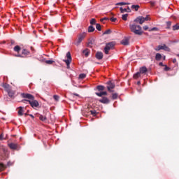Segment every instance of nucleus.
I'll use <instances>...</instances> for the list:
<instances>
[{
  "label": "nucleus",
  "mask_w": 179,
  "mask_h": 179,
  "mask_svg": "<svg viewBox=\"0 0 179 179\" xmlns=\"http://www.w3.org/2000/svg\"><path fill=\"white\" fill-rule=\"evenodd\" d=\"M130 30L132 33H134V34H136L137 36H142L143 34V31H142V27L140 25H138L136 24H131L129 25Z\"/></svg>",
  "instance_id": "1"
},
{
  "label": "nucleus",
  "mask_w": 179,
  "mask_h": 179,
  "mask_svg": "<svg viewBox=\"0 0 179 179\" xmlns=\"http://www.w3.org/2000/svg\"><path fill=\"white\" fill-rule=\"evenodd\" d=\"M86 32H82L78 34L77 38H76L73 44L76 45L77 47L78 45H80V43L85 40V38L86 37Z\"/></svg>",
  "instance_id": "2"
},
{
  "label": "nucleus",
  "mask_w": 179,
  "mask_h": 179,
  "mask_svg": "<svg viewBox=\"0 0 179 179\" xmlns=\"http://www.w3.org/2000/svg\"><path fill=\"white\" fill-rule=\"evenodd\" d=\"M148 20H150L149 15H147L145 17L139 16L135 19L134 22H138L140 24H143Z\"/></svg>",
  "instance_id": "3"
},
{
  "label": "nucleus",
  "mask_w": 179,
  "mask_h": 179,
  "mask_svg": "<svg viewBox=\"0 0 179 179\" xmlns=\"http://www.w3.org/2000/svg\"><path fill=\"white\" fill-rule=\"evenodd\" d=\"M115 45V42H110L106 44L105 48H104V52L105 54L108 55L110 50H113Z\"/></svg>",
  "instance_id": "4"
},
{
  "label": "nucleus",
  "mask_w": 179,
  "mask_h": 179,
  "mask_svg": "<svg viewBox=\"0 0 179 179\" xmlns=\"http://www.w3.org/2000/svg\"><path fill=\"white\" fill-rule=\"evenodd\" d=\"M29 101V104H30L32 108H37L40 106V103H38V101L35 100L34 98L29 101Z\"/></svg>",
  "instance_id": "5"
},
{
  "label": "nucleus",
  "mask_w": 179,
  "mask_h": 179,
  "mask_svg": "<svg viewBox=\"0 0 179 179\" xmlns=\"http://www.w3.org/2000/svg\"><path fill=\"white\" fill-rule=\"evenodd\" d=\"M10 149H12L13 150H19L20 148V145L17 143H10L8 144Z\"/></svg>",
  "instance_id": "6"
},
{
  "label": "nucleus",
  "mask_w": 179,
  "mask_h": 179,
  "mask_svg": "<svg viewBox=\"0 0 179 179\" xmlns=\"http://www.w3.org/2000/svg\"><path fill=\"white\" fill-rule=\"evenodd\" d=\"M107 89L108 90V92H113L111 91V89H114V87H115V84H114V83L111 82V81H108L107 83Z\"/></svg>",
  "instance_id": "7"
},
{
  "label": "nucleus",
  "mask_w": 179,
  "mask_h": 179,
  "mask_svg": "<svg viewBox=\"0 0 179 179\" xmlns=\"http://www.w3.org/2000/svg\"><path fill=\"white\" fill-rule=\"evenodd\" d=\"M99 103H102V104H108L110 103V99L108 98L103 96L101 99H99Z\"/></svg>",
  "instance_id": "8"
},
{
  "label": "nucleus",
  "mask_w": 179,
  "mask_h": 179,
  "mask_svg": "<svg viewBox=\"0 0 179 179\" xmlns=\"http://www.w3.org/2000/svg\"><path fill=\"white\" fill-rule=\"evenodd\" d=\"M22 96L23 99H28V100H33L34 99V96L30 94H22Z\"/></svg>",
  "instance_id": "9"
},
{
  "label": "nucleus",
  "mask_w": 179,
  "mask_h": 179,
  "mask_svg": "<svg viewBox=\"0 0 179 179\" xmlns=\"http://www.w3.org/2000/svg\"><path fill=\"white\" fill-rule=\"evenodd\" d=\"M121 44H122V45H129V39L127 38L122 39Z\"/></svg>",
  "instance_id": "10"
},
{
  "label": "nucleus",
  "mask_w": 179,
  "mask_h": 179,
  "mask_svg": "<svg viewBox=\"0 0 179 179\" xmlns=\"http://www.w3.org/2000/svg\"><path fill=\"white\" fill-rule=\"evenodd\" d=\"M95 57L96 59H103V52H97L95 55Z\"/></svg>",
  "instance_id": "11"
},
{
  "label": "nucleus",
  "mask_w": 179,
  "mask_h": 179,
  "mask_svg": "<svg viewBox=\"0 0 179 179\" xmlns=\"http://www.w3.org/2000/svg\"><path fill=\"white\" fill-rule=\"evenodd\" d=\"M95 94L99 97H103V96H107V92H96Z\"/></svg>",
  "instance_id": "12"
},
{
  "label": "nucleus",
  "mask_w": 179,
  "mask_h": 179,
  "mask_svg": "<svg viewBox=\"0 0 179 179\" xmlns=\"http://www.w3.org/2000/svg\"><path fill=\"white\" fill-rule=\"evenodd\" d=\"M148 72V68L146 66H143L140 68V71L139 73L142 75V73H146Z\"/></svg>",
  "instance_id": "13"
},
{
  "label": "nucleus",
  "mask_w": 179,
  "mask_h": 179,
  "mask_svg": "<svg viewBox=\"0 0 179 179\" xmlns=\"http://www.w3.org/2000/svg\"><path fill=\"white\" fill-rule=\"evenodd\" d=\"M162 50H164V51H168V52H170V51H171L170 48H169L167 45H166V44H164L162 45Z\"/></svg>",
  "instance_id": "14"
},
{
  "label": "nucleus",
  "mask_w": 179,
  "mask_h": 179,
  "mask_svg": "<svg viewBox=\"0 0 179 179\" xmlns=\"http://www.w3.org/2000/svg\"><path fill=\"white\" fill-rule=\"evenodd\" d=\"M94 30H96V29L92 25L88 27V33H93Z\"/></svg>",
  "instance_id": "15"
},
{
  "label": "nucleus",
  "mask_w": 179,
  "mask_h": 179,
  "mask_svg": "<svg viewBox=\"0 0 179 179\" xmlns=\"http://www.w3.org/2000/svg\"><path fill=\"white\" fill-rule=\"evenodd\" d=\"M21 50H22V48L19 45H16V46L14 47V51L15 52H17L18 54H19V52H20Z\"/></svg>",
  "instance_id": "16"
},
{
  "label": "nucleus",
  "mask_w": 179,
  "mask_h": 179,
  "mask_svg": "<svg viewBox=\"0 0 179 179\" xmlns=\"http://www.w3.org/2000/svg\"><path fill=\"white\" fill-rule=\"evenodd\" d=\"M3 87L5 88L6 91L8 92L10 90V86L8 84L3 85Z\"/></svg>",
  "instance_id": "17"
},
{
  "label": "nucleus",
  "mask_w": 179,
  "mask_h": 179,
  "mask_svg": "<svg viewBox=\"0 0 179 179\" xmlns=\"http://www.w3.org/2000/svg\"><path fill=\"white\" fill-rule=\"evenodd\" d=\"M155 59L156 61H160V59H162V54L157 53L155 55Z\"/></svg>",
  "instance_id": "18"
},
{
  "label": "nucleus",
  "mask_w": 179,
  "mask_h": 179,
  "mask_svg": "<svg viewBox=\"0 0 179 179\" xmlns=\"http://www.w3.org/2000/svg\"><path fill=\"white\" fill-rule=\"evenodd\" d=\"M139 8H141V6H139V5H132L131 6V9H134V10H136V12H137V10H139Z\"/></svg>",
  "instance_id": "19"
},
{
  "label": "nucleus",
  "mask_w": 179,
  "mask_h": 179,
  "mask_svg": "<svg viewBox=\"0 0 179 179\" xmlns=\"http://www.w3.org/2000/svg\"><path fill=\"white\" fill-rule=\"evenodd\" d=\"M85 57H89V54H90V51L89 49H85L83 51Z\"/></svg>",
  "instance_id": "20"
},
{
  "label": "nucleus",
  "mask_w": 179,
  "mask_h": 179,
  "mask_svg": "<svg viewBox=\"0 0 179 179\" xmlns=\"http://www.w3.org/2000/svg\"><path fill=\"white\" fill-rule=\"evenodd\" d=\"M6 169V165L3 163H0V171H3Z\"/></svg>",
  "instance_id": "21"
},
{
  "label": "nucleus",
  "mask_w": 179,
  "mask_h": 179,
  "mask_svg": "<svg viewBox=\"0 0 179 179\" xmlns=\"http://www.w3.org/2000/svg\"><path fill=\"white\" fill-rule=\"evenodd\" d=\"M96 89H97V90H99V92H103V90H104V89H106V88L103 85H98L96 87Z\"/></svg>",
  "instance_id": "22"
},
{
  "label": "nucleus",
  "mask_w": 179,
  "mask_h": 179,
  "mask_svg": "<svg viewBox=\"0 0 179 179\" xmlns=\"http://www.w3.org/2000/svg\"><path fill=\"white\" fill-rule=\"evenodd\" d=\"M22 55H29L30 54V52H29L27 50L24 49L22 51Z\"/></svg>",
  "instance_id": "23"
},
{
  "label": "nucleus",
  "mask_w": 179,
  "mask_h": 179,
  "mask_svg": "<svg viewBox=\"0 0 179 179\" xmlns=\"http://www.w3.org/2000/svg\"><path fill=\"white\" fill-rule=\"evenodd\" d=\"M9 97H13L15 96V92L12 91L11 90L8 92H7Z\"/></svg>",
  "instance_id": "24"
},
{
  "label": "nucleus",
  "mask_w": 179,
  "mask_h": 179,
  "mask_svg": "<svg viewBox=\"0 0 179 179\" xmlns=\"http://www.w3.org/2000/svg\"><path fill=\"white\" fill-rule=\"evenodd\" d=\"M18 115H23V107L22 106L19 107Z\"/></svg>",
  "instance_id": "25"
},
{
  "label": "nucleus",
  "mask_w": 179,
  "mask_h": 179,
  "mask_svg": "<svg viewBox=\"0 0 179 179\" xmlns=\"http://www.w3.org/2000/svg\"><path fill=\"white\" fill-rule=\"evenodd\" d=\"M172 29L173 31H176V30H179V24H176L172 27Z\"/></svg>",
  "instance_id": "26"
},
{
  "label": "nucleus",
  "mask_w": 179,
  "mask_h": 179,
  "mask_svg": "<svg viewBox=\"0 0 179 179\" xmlns=\"http://www.w3.org/2000/svg\"><path fill=\"white\" fill-rule=\"evenodd\" d=\"M64 62L66 64L67 66H69V65H71V63L72 62V59H67L64 60Z\"/></svg>",
  "instance_id": "27"
},
{
  "label": "nucleus",
  "mask_w": 179,
  "mask_h": 179,
  "mask_svg": "<svg viewBox=\"0 0 179 179\" xmlns=\"http://www.w3.org/2000/svg\"><path fill=\"white\" fill-rule=\"evenodd\" d=\"M166 29H171V21H168L166 22Z\"/></svg>",
  "instance_id": "28"
},
{
  "label": "nucleus",
  "mask_w": 179,
  "mask_h": 179,
  "mask_svg": "<svg viewBox=\"0 0 179 179\" xmlns=\"http://www.w3.org/2000/svg\"><path fill=\"white\" fill-rule=\"evenodd\" d=\"M141 73L140 72H137L136 74L134 75V79H138V78H141Z\"/></svg>",
  "instance_id": "29"
},
{
  "label": "nucleus",
  "mask_w": 179,
  "mask_h": 179,
  "mask_svg": "<svg viewBox=\"0 0 179 179\" xmlns=\"http://www.w3.org/2000/svg\"><path fill=\"white\" fill-rule=\"evenodd\" d=\"M39 120L41 121H45L47 120V117L45 116H43V115H39Z\"/></svg>",
  "instance_id": "30"
},
{
  "label": "nucleus",
  "mask_w": 179,
  "mask_h": 179,
  "mask_svg": "<svg viewBox=\"0 0 179 179\" xmlns=\"http://www.w3.org/2000/svg\"><path fill=\"white\" fill-rule=\"evenodd\" d=\"M96 29L99 31H101V25L100 24H96Z\"/></svg>",
  "instance_id": "31"
},
{
  "label": "nucleus",
  "mask_w": 179,
  "mask_h": 179,
  "mask_svg": "<svg viewBox=\"0 0 179 179\" xmlns=\"http://www.w3.org/2000/svg\"><path fill=\"white\" fill-rule=\"evenodd\" d=\"M45 64H48V65H52V64H54V62H55V61L52 60H45Z\"/></svg>",
  "instance_id": "32"
},
{
  "label": "nucleus",
  "mask_w": 179,
  "mask_h": 179,
  "mask_svg": "<svg viewBox=\"0 0 179 179\" xmlns=\"http://www.w3.org/2000/svg\"><path fill=\"white\" fill-rule=\"evenodd\" d=\"M112 99L113 100H117V99H118V94L117 93L113 94Z\"/></svg>",
  "instance_id": "33"
},
{
  "label": "nucleus",
  "mask_w": 179,
  "mask_h": 179,
  "mask_svg": "<svg viewBox=\"0 0 179 179\" xmlns=\"http://www.w3.org/2000/svg\"><path fill=\"white\" fill-rule=\"evenodd\" d=\"M120 10L121 13H125V12H127V8H124L123 7H120Z\"/></svg>",
  "instance_id": "34"
},
{
  "label": "nucleus",
  "mask_w": 179,
  "mask_h": 179,
  "mask_svg": "<svg viewBox=\"0 0 179 179\" xmlns=\"http://www.w3.org/2000/svg\"><path fill=\"white\" fill-rule=\"evenodd\" d=\"M128 18V14H124L122 15V20H127Z\"/></svg>",
  "instance_id": "35"
},
{
  "label": "nucleus",
  "mask_w": 179,
  "mask_h": 179,
  "mask_svg": "<svg viewBox=\"0 0 179 179\" xmlns=\"http://www.w3.org/2000/svg\"><path fill=\"white\" fill-rule=\"evenodd\" d=\"M90 24H92V26H93V24H96V19L92 18L90 20Z\"/></svg>",
  "instance_id": "36"
},
{
  "label": "nucleus",
  "mask_w": 179,
  "mask_h": 179,
  "mask_svg": "<svg viewBox=\"0 0 179 179\" xmlns=\"http://www.w3.org/2000/svg\"><path fill=\"white\" fill-rule=\"evenodd\" d=\"M85 78H86V74L81 73L79 75V79H85Z\"/></svg>",
  "instance_id": "37"
},
{
  "label": "nucleus",
  "mask_w": 179,
  "mask_h": 179,
  "mask_svg": "<svg viewBox=\"0 0 179 179\" xmlns=\"http://www.w3.org/2000/svg\"><path fill=\"white\" fill-rule=\"evenodd\" d=\"M66 58H67V59H72V57L71 56V52H68L66 53Z\"/></svg>",
  "instance_id": "38"
},
{
  "label": "nucleus",
  "mask_w": 179,
  "mask_h": 179,
  "mask_svg": "<svg viewBox=\"0 0 179 179\" xmlns=\"http://www.w3.org/2000/svg\"><path fill=\"white\" fill-rule=\"evenodd\" d=\"M162 48H163L162 45H158L155 50V51H160V50H162Z\"/></svg>",
  "instance_id": "39"
},
{
  "label": "nucleus",
  "mask_w": 179,
  "mask_h": 179,
  "mask_svg": "<svg viewBox=\"0 0 179 179\" xmlns=\"http://www.w3.org/2000/svg\"><path fill=\"white\" fill-rule=\"evenodd\" d=\"M53 99L56 101H58L59 100V96L58 95H54Z\"/></svg>",
  "instance_id": "40"
},
{
  "label": "nucleus",
  "mask_w": 179,
  "mask_h": 179,
  "mask_svg": "<svg viewBox=\"0 0 179 179\" xmlns=\"http://www.w3.org/2000/svg\"><path fill=\"white\" fill-rule=\"evenodd\" d=\"M129 3H125V2H120L117 3V5H119L120 6H122V5H128Z\"/></svg>",
  "instance_id": "41"
},
{
  "label": "nucleus",
  "mask_w": 179,
  "mask_h": 179,
  "mask_svg": "<svg viewBox=\"0 0 179 179\" xmlns=\"http://www.w3.org/2000/svg\"><path fill=\"white\" fill-rule=\"evenodd\" d=\"M103 34H111V29H107Z\"/></svg>",
  "instance_id": "42"
},
{
  "label": "nucleus",
  "mask_w": 179,
  "mask_h": 179,
  "mask_svg": "<svg viewBox=\"0 0 179 179\" xmlns=\"http://www.w3.org/2000/svg\"><path fill=\"white\" fill-rule=\"evenodd\" d=\"M110 22H117V18H115V17H110Z\"/></svg>",
  "instance_id": "43"
},
{
  "label": "nucleus",
  "mask_w": 179,
  "mask_h": 179,
  "mask_svg": "<svg viewBox=\"0 0 179 179\" xmlns=\"http://www.w3.org/2000/svg\"><path fill=\"white\" fill-rule=\"evenodd\" d=\"M157 30H158L157 27H153L151 29H149V31H157Z\"/></svg>",
  "instance_id": "44"
},
{
  "label": "nucleus",
  "mask_w": 179,
  "mask_h": 179,
  "mask_svg": "<svg viewBox=\"0 0 179 179\" xmlns=\"http://www.w3.org/2000/svg\"><path fill=\"white\" fill-rule=\"evenodd\" d=\"M29 101H30V100H29V99H24L22 101V102L24 103L25 104H27V103H29Z\"/></svg>",
  "instance_id": "45"
},
{
  "label": "nucleus",
  "mask_w": 179,
  "mask_h": 179,
  "mask_svg": "<svg viewBox=\"0 0 179 179\" xmlns=\"http://www.w3.org/2000/svg\"><path fill=\"white\" fill-rule=\"evenodd\" d=\"M90 113H91L92 115H96V110H90Z\"/></svg>",
  "instance_id": "46"
},
{
  "label": "nucleus",
  "mask_w": 179,
  "mask_h": 179,
  "mask_svg": "<svg viewBox=\"0 0 179 179\" xmlns=\"http://www.w3.org/2000/svg\"><path fill=\"white\" fill-rule=\"evenodd\" d=\"M126 10H127V12L128 13H129L131 12V8H129V6H127V7L126 8Z\"/></svg>",
  "instance_id": "47"
},
{
  "label": "nucleus",
  "mask_w": 179,
  "mask_h": 179,
  "mask_svg": "<svg viewBox=\"0 0 179 179\" xmlns=\"http://www.w3.org/2000/svg\"><path fill=\"white\" fill-rule=\"evenodd\" d=\"M104 20H108V17H103L101 19V22H103Z\"/></svg>",
  "instance_id": "48"
},
{
  "label": "nucleus",
  "mask_w": 179,
  "mask_h": 179,
  "mask_svg": "<svg viewBox=\"0 0 179 179\" xmlns=\"http://www.w3.org/2000/svg\"><path fill=\"white\" fill-rule=\"evenodd\" d=\"M143 30H148L149 29V27H148L147 25H145V26H144V27H143Z\"/></svg>",
  "instance_id": "49"
},
{
  "label": "nucleus",
  "mask_w": 179,
  "mask_h": 179,
  "mask_svg": "<svg viewBox=\"0 0 179 179\" xmlns=\"http://www.w3.org/2000/svg\"><path fill=\"white\" fill-rule=\"evenodd\" d=\"M0 141H3V134L0 135Z\"/></svg>",
  "instance_id": "50"
},
{
  "label": "nucleus",
  "mask_w": 179,
  "mask_h": 179,
  "mask_svg": "<svg viewBox=\"0 0 179 179\" xmlns=\"http://www.w3.org/2000/svg\"><path fill=\"white\" fill-rule=\"evenodd\" d=\"M15 57H18L20 58H23V56H22V55H20V54L16 55Z\"/></svg>",
  "instance_id": "51"
},
{
  "label": "nucleus",
  "mask_w": 179,
  "mask_h": 179,
  "mask_svg": "<svg viewBox=\"0 0 179 179\" xmlns=\"http://www.w3.org/2000/svg\"><path fill=\"white\" fill-rule=\"evenodd\" d=\"M73 96H76L77 97H79V94H76V93H73Z\"/></svg>",
  "instance_id": "52"
},
{
  "label": "nucleus",
  "mask_w": 179,
  "mask_h": 179,
  "mask_svg": "<svg viewBox=\"0 0 179 179\" xmlns=\"http://www.w3.org/2000/svg\"><path fill=\"white\" fill-rule=\"evenodd\" d=\"M173 64H176L177 62V59H173Z\"/></svg>",
  "instance_id": "53"
},
{
  "label": "nucleus",
  "mask_w": 179,
  "mask_h": 179,
  "mask_svg": "<svg viewBox=\"0 0 179 179\" xmlns=\"http://www.w3.org/2000/svg\"><path fill=\"white\" fill-rule=\"evenodd\" d=\"M169 69H170L168 66H166L165 68H164V70L165 71H169Z\"/></svg>",
  "instance_id": "54"
},
{
  "label": "nucleus",
  "mask_w": 179,
  "mask_h": 179,
  "mask_svg": "<svg viewBox=\"0 0 179 179\" xmlns=\"http://www.w3.org/2000/svg\"><path fill=\"white\" fill-rule=\"evenodd\" d=\"M29 115V117H31L33 118V120H34V116L33 115L30 114V115Z\"/></svg>",
  "instance_id": "55"
},
{
  "label": "nucleus",
  "mask_w": 179,
  "mask_h": 179,
  "mask_svg": "<svg viewBox=\"0 0 179 179\" xmlns=\"http://www.w3.org/2000/svg\"><path fill=\"white\" fill-rule=\"evenodd\" d=\"M159 66H164L163 62H160V63H159Z\"/></svg>",
  "instance_id": "56"
},
{
  "label": "nucleus",
  "mask_w": 179,
  "mask_h": 179,
  "mask_svg": "<svg viewBox=\"0 0 179 179\" xmlns=\"http://www.w3.org/2000/svg\"><path fill=\"white\" fill-rule=\"evenodd\" d=\"M152 6H155V2H151Z\"/></svg>",
  "instance_id": "57"
},
{
  "label": "nucleus",
  "mask_w": 179,
  "mask_h": 179,
  "mask_svg": "<svg viewBox=\"0 0 179 179\" xmlns=\"http://www.w3.org/2000/svg\"><path fill=\"white\" fill-rule=\"evenodd\" d=\"M15 43V41H11V44H14Z\"/></svg>",
  "instance_id": "58"
},
{
  "label": "nucleus",
  "mask_w": 179,
  "mask_h": 179,
  "mask_svg": "<svg viewBox=\"0 0 179 179\" xmlns=\"http://www.w3.org/2000/svg\"><path fill=\"white\" fill-rule=\"evenodd\" d=\"M137 85H141V81H138Z\"/></svg>",
  "instance_id": "59"
},
{
  "label": "nucleus",
  "mask_w": 179,
  "mask_h": 179,
  "mask_svg": "<svg viewBox=\"0 0 179 179\" xmlns=\"http://www.w3.org/2000/svg\"><path fill=\"white\" fill-rule=\"evenodd\" d=\"M164 59H166V56L164 57Z\"/></svg>",
  "instance_id": "60"
},
{
  "label": "nucleus",
  "mask_w": 179,
  "mask_h": 179,
  "mask_svg": "<svg viewBox=\"0 0 179 179\" xmlns=\"http://www.w3.org/2000/svg\"><path fill=\"white\" fill-rule=\"evenodd\" d=\"M67 68H68V69H69V66H67Z\"/></svg>",
  "instance_id": "61"
},
{
  "label": "nucleus",
  "mask_w": 179,
  "mask_h": 179,
  "mask_svg": "<svg viewBox=\"0 0 179 179\" xmlns=\"http://www.w3.org/2000/svg\"><path fill=\"white\" fill-rule=\"evenodd\" d=\"M176 56H178L179 57V54L176 55Z\"/></svg>",
  "instance_id": "62"
},
{
  "label": "nucleus",
  "mask_w": 179,
  "mask_h": 179,
  "mask_svg": "<svg viewBox=\"0 0 179 179\" xmlns=\"http://www.w3.org/2000/svg\"><path fill=\"white\" fill-rule=\"evenodd\" d=\"M31 50H33V47H31Z\"/></svg>",
  "instance_id": "63"
},
{
  "label": "nucleus",
  "mask_w": 179,
  "mask_h": 179,
  "mask_svg": "<svg viewBox=\"0 0 179 179\" xmlns=\"http://www.w3.org/2000/svg\"><path fill=\"white\" fill-rule=\"evenodd\" d=\"M25 115H29L27 113H25Z\"/></svg>",
  "instance_id": "64"
}]
</instances>
